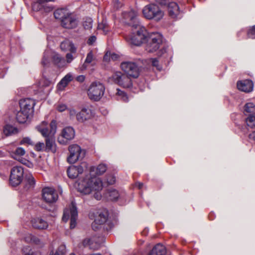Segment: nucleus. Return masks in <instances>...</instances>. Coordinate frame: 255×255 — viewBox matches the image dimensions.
Masks as SVG:
<instances>
[{
    "instance_id": "1",
    "label": "nucleus",
    "mask_w": 255,
    "mask_h": 255,
    "mask_svg": "<svg viewBox=\"0 0 255 255\" xmlns=\"http://www.w3.org/2000/svg\"><path fill=\"white\" fill-rule=\"evenodd\" d=\"M107 166L104 164H100L98 166H92L90 169L91 176L87 175L77 182V189L79 192L83 194H89L93 191L99 192L103 187V182L100 178L95 176L101 175L107 170Z\"/></svg>"
},
{
    "instance_id": "2",
    "label": "nucleus",
    "mask_w": 255,
    "mask_h": 255,
    "mask_svg": "<svg viewBox=\"0 0 255 255\" xmlns=\"http://www.w3.org/2000/svg\"><path fill=\"white\" fill-rule=\"evenodd\" d=\"M47 123L43 122L42 123L37 126L36 128L45 137V150L47 151H51L54 153L56 151V145L53 136L56 133L57 126L55 121H52L50 124V128L47 127Z\"/></svg>"
},
{
    "instance_id": "3",
    "label": "nucleus",
    "mask_w": 255,
    "mask_h": 255,
    "mask_svg": "<svg viewBox=\"0 0 255 255\" xmlns=\"http://www.w3.org/2000/svg\"><path fill=\"white\" fill-rule=\"evenodd\" d=\"M144 18L159 21L164 16V11L156 4L150 3L145 5L142 10Z\"/></svg>"
},
{
    "instance_id": "4",
    "label": "nucleus",
    "mask_w": 255,
    "mask_h": 255,
    "mask_svg": "<svg viewBox=\"0 0 255 255\" xmlns=\"http://www.w3.org/2000/svg\"><path fill=\"white\" fill-rule=\"evenodd\" d=\"M133 26L135 27L132 28L133 32L129 40L132 44L138 46L146 41V31L139 23H135Z\"/></svg>"
},
{
    "instance_id": "5",
    "label": "nucleus",
    "mask_w": 255,
    "mask_h": 255,
    "mask_svg": "<svg viewBox=\"0 0 255 255\" xmlns=\"http://www.w3.org/2000/svg\"><path fill=\"white\" fill-rule=\"evenodd\" d=\"M105 91L104 85L100 82H92L88 90L89 98L93 101H98L103 96Z\"/></svg>"
},
{
    "instance_id": "6",
    "label": "nucleus",
    "mask_w": 255,
    "mask_h": 255,
    "mask_svg": "<svg viewBox=\"0 0 255 255\" xmlns=\"http://www.w3.org/2000/svg\"><path fill=\"white\" fill-rule=\"evenodd\" d=\"M52 59L54 64L59 67H64L65 65V60L60 55L52 53L49 50L44 52L41 61L42 65L44 67L48 66L51 59Z\"/></svg>"
},
{
    "instance_id": "7",
    "label": "nucleus",
    "mask_w": 255,
    "mask_h": 255,
    "mask_svg": "<svg viewBox=\"0 0 255 255\" xmlns=\"http://www.w3.org/2000/svg\"><path fill=\"white\" fill-rule=\"evenodd\" d=\"M68 150L69 155L67 157V161L71 164H73L77 161L82 160L86 154L85 150L82 149L77 144H72L69 146Z\"/></svg>"
},
{
    "instance_id": "8",
    "label": "nucleus",
    "mask_w": 255,
    "mask_h": 255,
    "mask_svg": "<svg viewBox=\"0 0 255 255\" xmlns=\"http://www.w3.org/2000/svg\"><path fill=\"white\" fill-rule=\"evenodd\" d=\"M77 217L78 211L76 204L74 202H72L69 208L64 210L62 220L66 222L70 217V228L73 229L76 225Z\"/></svg>"
},
{
    "instance_id": "9",
    "label": "nucleus",
    "mask_w": 255,
    "mask_h": 255,
    "mask_svg": "<svg viewBox=\"0 0 255 255\" xmlns=\"http://www.w3.org/2000/svg\"><path fill=\"white\" fill-rule=\"evenodd\" d=\"M121 68L129 77L136 78L139 74V68L134 62L126 61L121 63Z\"/></svg>"
},
{
    "instance_id": "10",
    "label": "nucleus",
    "mask_w": 255,
    "mask_h": 255,
    "mask_svg": "<svg viewBox=\"0 0 255 255\" xmlns=\"http://www.w3.org/2000/svg\"><path fill=\"white\" fill-rule=\"evenodd\" d=\"M24 170L21 166L13 167L10 172L9 183L12 186L18 185L22 181Z\"/></svg>"
},
{
    "instance_id": "11",
    "label": "nucleus",
    "mask_w": 255,
    "mask_h": 255,
    "mask_svg": "<svg viewBox=\"0 0 255 255\" xmlns=\"http://www.w3.org/2000/svg\"><path fill=\"white\" fill-rule=\"evenodd\" d=\"M110 78L114 83L124 88H129L132 85L129 76L121 72L114 73Z\"/></svg>"
},
{
    "instance_id": "12",
    "label": "nucleus",
    "mask_w": 255,
    "mask_h": 255,
    "mask_svg": "<svg viewBox=\"0 0 255 255\" xmlns=\"http://www.w3.org/2000/svg\"><path fill=\"white\" fill-rule=\"evenodd\" d=\"M58 197L57 191L53 188L46 187L42 190V198L47 203L52 204L56 202Z\"/></svg>"
},
{
    "instance_id": "13",
    "label": "nucleus",
    "mask_w": 255,
    "mask_h": 255,
    "mask_svg": "<svg viewBox=\"0 0 255 255\" xmlns=\"http://www.w3.org/2000/svg\"><path fill=\"white\" fill-rule=\"evenodd\" d=\"M148 44L146 49L149 52H153L156 51L162 45V39L161 36L158 33L153 34L151 37L147 40Z\"/></svg>"
},
{
    "instance_id": "14",
    "label": "nucleus",
    "mask_w": 255,
    "mask_h": 255,
    "mask_svg": "<svg viewBox=\"0 0 255 255\" xmlns=\"http://www.w3.org/2000/svg\"><path fill=\"white\" fill-rule=\"evenodd\" d=\"M79 20L77 15L70 12L68 16L62 20L61 24L64 28L73 29L77 26Z\"/></svg>"
},
{
    "instance_id": "15",
    "label": "nucleus",
    "mask_w": 255,
    "mask_h": 255,
    "mask_svg": "<svg viewBox=\"0 0 255 255\" xmlns=\"http://www.w3.org/2000/svg\"><path fill=\"white\" fill-rule=\"evenodd\" d=\"M74 135V129L71 127H66L62 130L61 136L58 137V140L60 143L65 144L68 140L73 139Z\"/></svg>"
},
{
    "instance_id": "16",
    "label": "nucleus",
    "mask_w": 255,
    "mask_h": 255,
    "mask_svg": "<svg viewBox=\"0 0 255 255\" xmlns=\"http://www.w3.org/2000/svg\"><path fill=\"white\" fill-rule=\"evenodd\" d=\"M123 17L124 19V22L130 25L132 28L134 27L133 25L135 23H139L136 21L137 13L132 9L128 11H124L122 13Z\"/></svg>"
},
{
    "instance_id": "17",
    "label": "nucleus",
    "mask_w": 255,
    "mask_h": 255,
    "mask_svg": "<svg viewBox=\"0 0 255 255\" xmlns=\"http://www.w3.org/2000/svg\"><path fill=\"white\" fill-rule=\"evenodd\" d=\"M86 166V163H82L78 166L72 165L67 169V173L68 177L71 179L77 178L79 174L84 171V167Z\"/></svg>"
},
{
    "instance_id": "18",
    "label": "nucleus",
    "mask_w": 255,
    "mask_h": 255,
    "mask_svg": "<svg viewBox=\"0 0 255 255\" xmlns=\"http://www.w3.org/2000/svg\"><path fill=\"white\" fill-rule=\"evenodd\" d=\"M32 4V9L34 11H38L44 10L45 12H49L52 10L51 6H47L45 3L50 0H35Z\"/></svg>"
},
{
    "instance_id": "19",
    "label": "nucleus",
    "mask_w": 255,
    "mask_h": 255,
    "mask_svg": "<svg viewBox=\"0 0 255 255\" xmlns=\"http://www.w3.org/2000/svg\"><path fill=\"white\" fill-rule=\"evenodd\" d=\"M19 104L21 109L33 114L35 105V102L33 99L30 98L21 99L19 101Z\"/></svg>"
},
{
    "instance_id": "20",
    "label": "nucleus",
    "mask_w": 255,
    "mask_h": 255,
    "mask_svg": "<svg viewBox=\"0 0 255 255\" xmlns=\"http://www.w3.org/2000/svg\"><path fill=\"white\" fill-rule=\"evenodd\" d=\"M108 219V213L104 211L99 213L98 216L96 217L94 222L92 224V227L94 230L99 229V226L104 224Z\"/></svg>"
},
{
    "instance_id": "21",
    "label": "nucleus",
    "mask_w": 255,
    "mask_h": 255,
    "mask_svg": "<svg viewBox=\"0 0 255 255\" xmlns=\"http://www.w3.org/2000/svg\"><path fill=\"white\" fill-rule=\"evenodd\" d=\"M237 87L241 91L249 93L253 90L254 84L252 80H245L238 82Z\"/></svg>"
},
{
    "instance_id": "22",
    "label": "nucleus",
    "mask_w": 255,
    "mask_h": 255,
    "mask_svg": "<svg viewBox=\"0 0 255 255\" xmlns=\"http://www.w3.org/2000/svg\"><path fill=\"white\" fill-rule=\"evenodd\" d=\"M93 116L92 112L89 109H83L76 114V119L79 122H83L91 119Z\"/></svg>"
},
{
    "instance_id": "23",
    "label": "nucleus",
    "mask_w": 255,
    "mask_h": 255,
    "mask_svg": "<svg viewBox=\"0 0 255 255\" xmlns=\"http://www.w3.org/2000/svg\"><path fill=\"white\" fill-rule=\"evenodd\" d=\"M32 115V114L28 112L23 111L22 109H20V111L16 114V119L18 123L23 124L26 123L30 119Z\"/></svg>"
},
{
    "instance_id": "24",
    "label": "nucleus",
    "mask_w": 255,
    "mask_h": 255,
    "mask_svg": "<svg viewBox=\"0 0 255 255\" xmlns=\"http://www.w3.org/2000/svg\"><path fill=\"white\" fill-rule=\"evenodd\" d=\"M25 150L20 147H17L11 154V156L15 159L18 160L23 164H25L27 161L25 159L20 158L25 154Z\"/></svg>"
},
{
    "instance_id": "25",
    "label": "nucleus",
    "mask_w": 255,
    "mask_h": 255,
    "mask_svg": "<svg viewBox=\"0 0 255 255\" xmlns=\"http://www.w3.org/2000/svg\"><path fill=\"white\" fill-rule=\"evenodd\" d=\"M82 245L84 247H89L91 250H98L100 246V244L96 241L94 238L85 239L82 242Z\"/></svg>"
},
{
    "instance_id": "26",
    "label": "nucleus",
    "mask_w": 255,
    "mask_h": 255,
    "mask_svg": "<svg viewBox=\"0 0 255 255\" xmlns=\"http://www.w3.org/2000/svg\"><path fill=\"white\" fill-rule=\"evenodd\" d=\"M167 9L169 15L173 18L176 17L179 13V7L176 2H169L167 5Z\"/></svg>"
},
{
    "instance_id": "27",
    "label": "nucleus",
    "mask_w": 255,
    "mask_h": 255,
    "mask_svg": "<svg viewBox=\"0 0 255 255\" xmlns=\"http://www.w3.org/2000/svg\"><path fill=\"white\" fill-rule=\"evenodd\" d=\"M96 58L94 56L93 51L91 50L89 52L87 55L86 59L83 65L81 67V70H84L87 69L88 64H92V65H94V62Z\"/></svg>"
},
{
    "instance_id": "28",
    "label": "nucleus",
    "mask_w": 255,
    "mask_h": 255,
    "mask_svg": "<svg viewBox=\"0 0 255 255\" xmlns=\"http://www.w3.org/2000/svg\"><path fill=\"white\" fill-rule=\"evenodd\" d=\"M31 224L33 228L38 229H44L48 227L47 223L39 218L32 219Z\"/></svg>"
},
{
    "instance_id": "29",
    "label": "nucleus",
    "mask_w": 255,
    "mask_h": 255,
    "mask_svg": "<svg viewBox=\"0 0 255 255\" xmlns=\"http://www.w3.org/2000/svg\"><path fill=\"white\" fill-rule=\"evenodd\" d=\"M73 80V76L72 73H69L66 74L58 84V89L63 90L66 87L69 83Z\"/></svg>"
},
{
    "instance_id": "30",
    "label": "nucleus",
    "mask_w": 255,
    "mask_h": 255,
    "mask_svg": "<svg viewBox=\"0 0 255 255\" xmlns=\"http://www.w3.org/2000/svg\"><path fill=\"white\" fill-rule=\"evenodd\" d=\"M166 250L164 246L158 244L152 249L148 255H165Z\"/></svg>"
},
{
    "instance_id": "31",
    "label": "nucleus",
    "mask_w": 255,
    "mask_h": 255,
    "mask_svg": "<svg viewBox=\"0 0 255 255\" xmlns=\"http://www.w3.org/2000/svg\"><path fill=\"white\" fill-rule=\"evenodd\" d=\"M60 48L62 50H69L71 53H75L76 52V48L75 47L74 44L68 40L61 42Z\"/></svg>"
},
{
    "instance_id": "32",
    "label": "nucleus",
    "mask_w": 255,
    "mask_h": 255,
    "mask_svg": "<svg viewBox=\"0 0 255 255\" xmlns=\"http://www.w3.org/2000/svg\"><path fill=\"white\" fill-rule=\"evenodd\" d=\"M69 13L70 12L67 8H58L54 11V15L56 19H60L61 22L62 20L64 19L65 17L68 16Z\"/></svg>"
},
{
    "instance_id": "33",
    "label": "nucleus",
    "mask_w": 255,
    "mask_h": 255,
    "mask_svg": "<svg viewBox=\"0 0 255 255\" xmlns=\"http://www.w3.org/2000/svg\"><path fill=\"white\" fill-rule=\"evenodd\" d=\"M244 114L248 117L255 115V105L253 103H247L244 107Z\"/></svg>"
},
{
    "instance_id": "34",
    "label": "nucleus",
    "mask_w": 255,
    "mask_h": 255,
    "mask_svg": "<svg viewBox=\"0 0 255 255\" xmlns=\"http://www.w3.org/2000/svg\"><path fill=\"white\" fill-rule=\"evenodd\" d=\"M3 131L6 136H8L12 134L17 133L18 132V129L11 125H6L3 128Z\"/></svg>"
},
{
    "instance_id": "35",
    "label": "nucleus",
    "mask_w": 255,
    "mask_h": 255,
    "mask_svg": "<svg viewBox=\"0 0 255 255\" xmlns=\"http://www.w3.org/2000/svg\"><path fill=\"white\" fill-rule=\"evenodd\" d=\"M26 184L25 188L28 190L30 188H33L35 185V180L34 177L31 174H29L26 176L25 177Z\"/></svg>"
},
{
    "instance_id": "36",
    "label": "nucleus",
    "mask_w": 255,
    "mask_h": 255,
    "mask_svg": "<svg viewBox=\"0 0 255 255\" xmlns=\"http://www.w3.org/2000/svg\"><path fill=\"white\" fill-rule=\"evenodd\" d=\"M107 196L110 200L116 201L120 197V194L117 190L111 189L108 190Z\"/></svg>"
},
{
    "instance_id": "37",
    "label": "nucleus",
    "mask_w": 255,
    "mask_h": 255,
    "mask_svg": "<svg viewBox=\"0 0 255 255\" xmlns=\"http://www.w3.org/2000/svg\"><path fill=\"white\" fill-rule=\"evenodd\" d=\"M246 122L249 127L255 129V115H251L248 116Z\"/></svg>"
},
{
    "instance_id": "38",
    "label": "nucleus",
    "mask_w": 255,
    "mask_h": 255,
    "mask_svg": "<svg viewBox=\"0 0 255 255\" xmlns=\"http://www.w3.org/2000/svg\"><path fill=\"white\" fill-rule=\"evenodd\" d=\"M25 240L27 242L33 243L36 245H39L40 244L39 239L31 234L27 235L25 237Z\"/></svg>"
},
{
    "instance_id": "39",
    "label": "nucleus",
    "mask_w": 255,
    "mask_h": 255,
    "mask_svg": "<svg viewBox=\"0 0 255 255\" xmlns=\"http://www.w3.org/2000/svg\"><path fill=\"white\" fill-rule=\"evenodd\" d=\"M65 246L64 245H61L55 253L51 252L49 255H64L65 254Z\"/></svg>"
},
{
    "instance_id": "40",
    "label": "nucleus",
    "mask_w": 255,
    "mask_h": 255,
    "mask_svg": "<svg viewBox=\"0 0 255 255\" xmlns=\"http://www.w3.org/2000/svg\"><path fill=\"white\" fill-rule=\"evenodd\" d=\"M98 28L99 30H102L105 34H106L109 31L108 25L104 20L98 24Z\"/></svg>"
},
{
    "instance_id": "41",
    "label": "nucleus",
    "mask_w": 255,
    "mask_h": 255,
    "mask_svg": "<svg viewBox=\"0 0 255 255\" xmlns=\"http://www.w3.org/2000/svg\"><path fill=\"white\" fill-rule=\"evenodd\" d=\"M83 26L85 29H90L92 27L93 20L91 18H86L83 21Z\"/></svg>"
},
{
    "instance_id": "42",
    "label": "nucleus",
    "mask_w": 255,
    "mask_h": 255,
    "mask_svg": "<svg viewBox=\"0 0 255 255\" xmlns=\"http://www.w3.org/2000/svg\"><path fill=\"white\" fill-rule=\"evenodd\" d=\"M149 61L152 66L155 67L158 70H161L162 67L159 64V61L157 58H151L149 59Z\"/></svg>"
},
{
    "instance_id": "43",
    "label": "nucleus",
    "mask_w": 255,
    "mask_h": 255,
    "mask_svg": "<svg viewBox=\"0 0 255 255\" xmlns=\"http://www.w3.org/2000/svg\"><path fill=\"white\" fill-rule=\"evenodd\" d=\"M20 144H27V145H33L34 142L32 140L28 137H23L22 140L20 141Z\"/></svg>"
},
{
    "instance_id": "44",
    "label": "nucleus",
    "mask_w": 255,
    "mask_h": 255,
    "mask_svg": "<svg viewBox=\"0 0 255 255\" xmlns=\"http://www.w3.org/2000/svg\"><path fill=\"white\" fill-rule=\"evenodd\" d=\"M117 95L119 96H120L121 97V99H122L124 101H125V102H127L128 101V97L126 95V94L123 91H121L119 89H117Z\"/></svg>"
},
{
    "instance_id": "45",
    "label": "nucleus",
    "mask_w": 255,
    "mask_h": 255,
    "mask_svg": "<svg viewBox=\"0 0 255 255\" xmlns=\"http://www.w3.org/2000/svg\"><path fill=\"white\" fill-rule=\"evenodd\" d=\"M117 95L119 96H120L121 97V99H122L124 101H125V102H127L128 101V97L126 95V94L123 91H121L119 89H117Z\"/></svg>"
},
{
    "instance_id": "46",
    "label": "nucleus",
    "mask_w": 255,
    "mask_h": 255,
    "mask_svg": "<svg viewBox=\"0 0 255 255\" xmlns=\"http://www.w3.org/2000/svg\"><path fill=\"white\" fill-rule=\"evenodd\" d=\"M107 182L108 184H114L116 182V177L113 175H108L107 177Z\"/></svg>"
},
{
    "instance_id": "47",
    "label": "nucleus",
    "mask_w": 255,
    "mask_h": 255,
    "mask_svg": "<svg viewBox=\"0 0 255 255\" xmlns=\"http://www.w3.org/2000/svg\"><path fill=\"white\" fill-rule=\"evenodd\" d=\"M44 147V144L43 142H38L36 143L35 145L34 149L35 150L37 151H40L42 150V149Z\"/></svg>"
},
{
    "instance_id": "48",
    "label": "nucleus",
    "mask_w": 255,
    "mask_h": 255,
    "mask_svg": "<svg viewBox=\"0 0 255 255\" xmlns=\"http://www.w3.org/2000/svg\"><path fill=\"white\" fill-rule=\"evenodd\" d=\"M248 34L249 37L252 38H255V26L252 27L249 30Z\"/></svg>"
},
{
    "instance_id": "49",
    "label": "nucleus",
    "mask_w": 255,
    "mask_h": 255,
    "mask_svg": "<svg viewBox=\"0 0 255 255\" xmlns=\"http://www.w3.org/2000/svg\"><path fill=\"white\" fill-rule=\"evenodd\" d=\"M24 255H34L33 252L29 248V247H26L23 250Z\"/></svg>"
},
{
    "instance_id": "50",
    "label": "nucleus",
    "mask_w": 255,
    "mask_h": 255,
    "mask_svg": "<svg viewBox=\"0 0 255 255\" xmlns=\"http://www.w3.org/2000/svg\"><path fill=\"white\" fill-rule=\"evenodd\" d=\"M72 53H67L66 55L67 63H70L74 59V57L72 54Z\"/></svg>"
},
{
    "instance_id": "51",
    "label": "nucleus",
    "mask_w": 255,
    "mask_h": 255,
    "mask_svg": "<svg viewBox=\"0 0 255 255\" xmlns=\"http://www.w3.org/2000/svg\"><path fill=\"white\" fill-rule=\"evenodd\" d=\"M96 40V37L95 36H90L88 41L87 43L89 45H92Z\"/></svg>"
},
{
    "instance_id": "52",
    "label": "nucleus",
    "mask_w": 255,
    "mask_h": 255,
    "mask_svg": "<svg viewBox=\"0 0 255 255\" xmlns=\"http://www.w3.org/2000/svg\"><path fill=\"white\" fill-rule=\"evenodd\" d=\"M156 2L158 3L159 4L161 5H168L169 3L167 0H155Z\"/></svg>"
},
{
    "instance_id": "53",
    "label": "nucleus",
    "mask_w": 255,
    "mask_h": 255,
    "mask_svg": "<svg viewBox=\"0 0 255 255\" xmlns=\"http://www.w3.org/2000/svg\"><path fill=\"white\" fill-rule=\"evenodd\" d=\"M67 108V107L65 105L60 104L57 107V110L60 112L64 111Z\"/></svg>"
},
{
    "instance_id": "54",
    "label": "nucleus",
    "mask_w": 255,
    "mask_h": 255,
    "mask_svg": "<svg viewBox=\"0 0 255 255\" xmlns=\"http://www.w3.org/2000/svg\"><path fill=\"white\" fill-rule=\"evenodd\" d=\"M167 51V48L165 47V45H163L162 48L160 50L159 52V54L160 55H161L163 54L164 53L166 52Z\"/></svg>"
},
{
    "instance_id": "55",
    "label": "nucleus",
    "mask_w": 255,
    "mask_h": 255,
    "mask_svg": "<svg viewBox=\"0 0 255 255\" xmlns=\"http://www.w3.org/2000/svg\"><path fill=\"white\" fill-rule=\"evenodd\" d=\"M76 80L80 82H83L85 80V76L83 75H80L77 77Z\"/></svg>"
},
{
    "instance_id": "56",
    "label": "nucleus",
    "mask_w": 255,
    "mask_h": 255,
    "mask_svg": "<svg viewBox=\"0 0 255 255\" xmlns=\"http://www.w3.org/2000/svg\"><path fill=\"white\" fill-rule=\"evenodd\" d=\"M249 138L250 139L255 141V129L249 134Z\"/></svg>"
},
{
    "instance_id": "57",
    "label": "nucleus",
    "mask_w": 255,
    "mask_h": 255,
    "mask_svg": "<svg viewBox=\"0 0 255 255\" xmlns=\"http://www.w3.org/2000/svg\"><path fill=\"white\" fill-rule=\"evenodd\" d=\"M111 58L112 60H116L118 58V56L115 53H113L111 56Z\"/></svg>"
},
{
    "instance_id": "58",
    "label": "nucleus",
    "mask_w": 255,
    "mask_h": 255,
    "mask_svg": "<svg viewBox=\"0 0 255 255\" xmlns=\"http://www.w3.org/2000/svg\"><path fill=\"white\" fill-rule=\"evenodd\" d=\"M75 114V111L74 110L71 111L70 112V115L71 117Z\"/></svg>"
},
{
    "instance_id": "59",
    "label": "nucleus",
    "mask_w": 255,
    "mask_h": 255,
    "mask_svg": "<svg viewBox=\"0 0 255 255\" xmlns=\"http://www.w3.org/2000/svg\"><path fill=\"white\" fill-rule=\"evenodd\" d=\"M104 60H105V61H107L108 60V55L107 54V53H106L104 57Z\"/></svg>"
},
{
    "instance_id": "60",
    "label": "nucleus",
    "mask_w": 255,
    "mask_h": 255,
    "mask_svg": "<svg viewBox=\"0 0 255 255\" xmlns=\"http://www.w3.org/2000/svg\"><path fill=\"white\" fill-rule=\"evenodd\" d=\"M137 185H138V186L139 189L141 188V187H142V186H143V184H142V183H137Z\"/></svg>"
},
{
    "instance_id": "61",
    "label": "nucleus",
    "mask_w": 255,
    "mask_h": 255,
    "mask_svg": "<svg viewBox=\"0 0 255 255\" xmlns=\"http://www.w3.org/2000/svg\"><path fill=\"white\" fill-rule=\"evenodd\" d=\"M100 197H101V196H100L99 198V196L98 195H97V196H95V198H97V199H98V200L100 199Z\"/></svg>"
},
{
    "instance_id": "62",
    "label": "nucleus",
    "mask_w": 255,
    "mask_h": 255,
    "mask_svg": "<svg viewBox=\"0 0 255 255\" xmlns=\"http://www.w3.org/2000/svg\"><path fill=\"white\" fill-rule=\"evenodd\" d=\"M70 255H76L74 253H71L70 254Z\"/></svg>"
},
{
    "instance_id": "63",
    "label": "nucleus",
    "mask_w": 255,
    "mask_h": 255,
    "mask_svg": "<svg viewBox=\"0 0 255 255\" xmlns=\"http://www.w3.org/2000/svg\"><path fill=\"white\" fill-rule=\"evenodd\" d=\"M143 234H144V235H146V232H145V231L143 232Z\"/></svg>"
}]
</instances>
